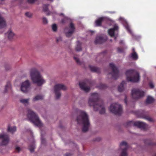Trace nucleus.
<instances>
[{
  "label": "nucleus",
  "instance_id": "b1692460",
  "mask_svg": "<svg viewBox=\"0 0 156 156\" xmlns=\"http://www.w3.org/2000/svg\"><path fill=\"white\" fill-rule=\"evenodd\" d=\"M11 87L10 82H8L5 85V89L4 92H6L9 90H11Z\"/></svg>",
  "mask_w": 156,
  "mask_h": 156
},
{
  "label": "nucleus",
  "instance_id": "de8ad7c7",
  "mask_svg": "<svg viewBox=\"0 0 156 156\" xmlns=\"http://www.w3.org/2000/svg\"><path fill=\"white\" fill-rule=\"evenodd\" d=\"M124 101L126 105H127V99H126V97H125V98L124 100Z\"/></svg>",
  "mask_w": 156,
  "mask_h": 156
},
{
  "label": "nucleus",
  "instance_id": "bb28decb",
  "mask_svg": "<svg viewBox=\"0 0 156 156\" xmlns=\"http://www.w3.org/2000/svg\"><path fill=\"white\" fill-rule=\"evenodd\" d=\"M89 68L91 71L94 72H98L99 71V69L94 66H90Z\"/></svg>",
  "mask_w": 156,
  "mask_h": 156
},
{
  "label": "nucleus",
  "instance_id": "6ab92c4d",
  "mask_svg": "<svg viewBox=\"0 0 156 156\" xmlns=\"http://www.w3.org/2000/svg\"><path fill=\"white\" fill-rule=\"evenodd\" d=\"M105 41V39L102 37L98 36L96 37L94 42L96 44H99Z\"/></svg>",
  "mask_w": 156,
  "mask_h": 156
},
{
  "label": "nucleus",
  "instance_id": "5fc2aeb1",
  "mask_svg": "<svg viewBox=\"0 0 156 156\" xmlns=\"http://www.w3.org/2000/svg\"><path fill=\"white\" fill-rule=\"evenodd\" d=\"M63 15V14L62 13H61L60 14V15Z\"/></svg>",
  "mask_w": 156,
  "mask_h": 156
},
{
  "label": "nucleus",
  "instance_id": "cd10ccee",
  "mask_svg": "<svg viewBox=\"0 0 156 156\" xmlns=\"http://www.w3.org/2000/svg\"><path fill=\"white\" fill-rule=\"evenodd\" d=\"M43 97L40 95H38L36 96L33 99V101H36L38 100H41L43 99Z\"/></svg>",
  "mask_w": 156,
  "mask_h": 156
},
{
  "label": "nucleus",
  "instance_id": "6e6d98bb",
  "mask_svg": "<svg viewBox=\"0 0 156 156\" xmlns=\"http://www.w3.org/2000/svg\"><path fill=\"white\" fill-rule=\"evenodd\" d=\"M57 41H58V40H57Z\"/></svg>",
  "mask_w": 156,
  "mask_h": 156
},
{
  "label": "nucleus",
  "instance_id": "7ed1b4c3",
  "mask_svg": "<svg viewBox=\"0 0 156 156\" xmlns=\"http://www.w3.org/2000/svg\"><path fill=\"white\" fill-rule=\"evenodd\" d=\"M30 72L31 80L34 83L40 86L45 83V80L43 78L40 73L36 69H31Z\"/></svg>",
  "mask_w": 156,
  "mask_h": 156
},
{
  "label": "nucleus",
  "instance_id": "3c124183",
  "mask_svg": "<svg viewBox=\"0 0 156 156\" xmlns=\"http://www.w3.org/2000/svg\"><path fill=\"white\" fill-rule=\"evenodd\" d=\"M132 50L133 51V52H134V51H135V49L134 48H132Z\"/></svg>",
  "mask_w": 156,
  "mask_h": 156
},
{
  "label": "nucleus",
  "instance_id": "4c0bfd02",
  "mask_svg": "<svg viewBox=\"0 0 156 156\" xmlns=\"http://www.w3.org/2000/svg\"><path fill=\"white\" fill-rule=\"evenodd\" d=\"M69 19L68 18V17H65V18L62 20L61 22L62 23H65L66 22V20H68Z\"/></svg>",
  "mask_w": 156,
  "mask_h": 156
},
{
  "label": "nucleus",
  "instance_id": "c03bdc74",
  "mask_svg": "<svg viewBox=\"0 0 156 156\" xmlns=\"http://www.w3.org/2000/svg\"><path fill=\"white\" fill-rule=\"evenodd\" d=\"M146 119L147 120H148L149 121L151 122V121H152V119L151 118L147 117V118H146Z\"/></svg>",
  "mask_w": 156,
  "mask_h": 156
},
{
  "label": "nucleus",
  "instance_id": "a878e982",
  "mask_svg": "<svg viewBox=\"0 0 156 156\" xmlns=\"http://www.w3.org/2000/svg\"><path fill=\"white\" fill-rule=\"evenodd\" d=\"M154 98L150 96H148L146 100V102L147 104L151 103L153 102Z\"/></svg>",
  "mask_w": 156,
  "mask_h": 156
},
{
  "label": "nucleus",
  "instance_id": "f8f14e48",
  "mask_svg": "<svg viewBox=\"0 0 156 156\" xmlns=\"http://www.w3.org/2000/svg\"><path fill=\"white\" fill-rule=\"evenodd\" d=\"M2 140L1 145H6L8 144L9 141V138L8 135L5 133L0 134V140Z\"/></svg>",
  "mask_w": 156,
  "mask_h": 156
},
{
  "label": "nucleus",
  "instance_id": "58836bf2",
  "mask_svg": "<svg viewBox=\"0 0 156 156\" xmlns=\"http://www.w3.org/2000/svg\"><path fill=\"white\" fill-rule=\"evenodd\" d=\"M4 67L5 69L6 70H9L11 68L10 66L9 65H5L4 66Z\"/></svg>",
  "mask_w": 156,
  "mask_h": 156
},
{
  "label": "nucleus",
  "instance_id": "864d4df0",
  "mask_svg": "<svg viewBox=\"0 0 156 156\" xmlns=\"http://www.w3.org/2000/svg\"><path fill=\"white\" fill-rule=\"evenodd\" d=\"M129 123H130L131 124H133V123L132 122H130Z\"/></svg>",
  "mask_w": 156,
  "mask_h": 156
},
{
  "label": "nucleus",
  "instance_id": "49530a36",
  "mask_svg": "<svg viewBox=\"0 0 156 156\" xmlns=\"http://www.w3.org/2000/svg\"><path fill=\"white\" fill-rule=\"evenodd\" d=\"M71 156V154L69 153L66 154L64 155V156Z\"/></svg>",
  "mask_w": 156,
  "mask_h": 156
},
{
  "label": "nucleus",
  "instance_id": "f704fd0d",
  "mask_svg": "<svg viewBox=\"0 0 156 156\" xmlns=\"http://www.w3.org/2000/svg\"><path fill=\"white\" fill-rule=\"evenodd\" d=\"M126 28L128 30V31L133 36V34L132 31L131 30L129 27L128 26L126 27Z\"/></svg>",
  "mask_w": 156,
  "mask_h": 156
},
{
  "label": "nucleus",
  "instance_id": "8fccbe9b",
  "mask_svg": "<svg viewBox=\"0 0 156 156\" xmlns=\"http://www.w3.org/2000/svg\"><path fill=\"white\" fill-rule=\"evenodd\" d=\"M123 41H121L120 42V44H123Z\"/></svg>",
  "mask_w": 156,
  "mask_h": 156
},
{
  "label": "nucleus",
  "instance_id": "a211bd4d",
  "mask_svg": "<svg viewBox=\"0 0 156 156\" xmlns=\"http://www.w3.org/2000/svg\"><path fill=\"white\" fill-rule=\"evenodd\" d=\"M118 27L117 25L115 24L114 27L113 28H111L108 30V31L109 34L111 37H113L114 35V31L115 30H117Z\"/></svg>",
  "mask_w": 156,
  "mask_h": 156
},
{
  "label": "nucleus",
  "instance_id": "20e7f679",
  "mask_svg": "<svg viewBox=\"0 0 156 156\" xmlns=\"http://www.w3.org/2000/svg\"><path fill=\"white\" fill-rule=\"evenodd\" d=\"M127 76V80L128 81L133 82H137L139 81L140 76L137 72L133 69L127 70L126 73Z\"/></svg>",
  "mask_w": 156,
  "mask_h": 156
},
{
  "label": "nucleus",
  "instance_id": "1a4fd4ad",
  "mask_svg": "<svg viewBox=\"0 0 156 156\" xmlns=\"http://www.w3.org/2000/svg\"><path fill=\"white\" fill-rule=\"evenodd\" d=\"M109 66L112 69V72L111 74L112 78L114 79H117L119 76V71L118 68L113 63H110Z\"/></svg>",
  "mask_w": 156,
  "mask_h": 156
},
{
  "label": "nucleus",
  "instance_id": "2eb2a0df",
  "mask_svg": "<svg viewBox=\"0 0 156 156\" xmlns=\"http://www.w3.org/2000/svg\"><path fill=\"white\" fill-rule=\"evenodd\" d=\"M79 85L81 89L86 92H88L90 90V87L87 86L86 84L83 82L80 83Z\"/></svg>",
  "mask_w": 156,
  "mask_h": 156
},
{
  "label": "nucleus",
  "instance_id": "ddd939ff",
  "mask_svg": "<svg viewBox=\"0 0 156 156\" xmlns=\"http://www.w3.org/2000/svg\"><path fill=\"white\" fill-rule=\"evenodd\" d=\"M30 83L27 80L22 83L21 86V90L23 92H27L30 87Z\"/></svg>",
  "mask_w": 156,
  "mask_h": 156
},
{
  "label": "nucleus",
  "instance_id": "4be33fe9",
  "mask_svg": "<svg viewBox=\"0 0 156 156\" xmlns=\"http://www.w3.org/2000/svg\"><path fill=\"white\" fill-rule=\"evenodd\" d=\"M125 84L126 82L125 81H122L120 83L118 88V90L119 92H122L124 90V85Z\"/></svg>",
  "mask_w": 156,
  "mask_h": 156
},
{
  "label": "nucleus",
  "instance_id": "603ef678",
  "mask_svg": "<svg viewBox=\"0 0 156 156\" xmlns=\"http://www.w3.org/2000/svg\"><path fill=\"white\" fill-rule=\"evenodd\" d=\"M46 14L47 15H49L50 14V13H49V12H48V13H46Z\"/></svg>",
  "mask_w": 156,
  "mask_h": 156
},
{
  "label": "nucleus",
  "instance_id": "c9c22d12",
  "mask_svg": "<svg viewBox=\"0 0 156 156\" xmlns=\"http://www.w3.org/2000/svg\"><path fill=\"white\" fill-rule=\"evenodd\" d=\"M25 15L28 17L31 18L32 16V14L30 12H27L25 13Z\"/></svg>",
  "mask_w": 156,
  "mask_h": 156
},
{
  "label": "nucleus",
  "instance_id": "5701e85b",
  "mask_svg": "<svg viewBox=\"0 0 156 156\" xmlns=\"http://www.w3.org/2000/svg\"><path fill=\"white\" fill-rule=\"evenodd\" d=\"M8 131L13 133L16 131V127L15 126H9L8 128Z\"/></svg>",
  "mask_w": 156,
  "mask_h": 156
},
{
  "label": "nucleus",
  "instance_id": "473e14b6",
  "mask_svg": "<svg viewBox=\"0 0 156 156\" xmlns=\"http://www.w3.org/2000/svg\"><path fill=\"white\" fill-rule=\"evenodd\" d=\"M74 58L78 64L79 65L81 64V62L80 61L78 57L74 56Z\"/></svg>",
  "mask_w": 156,
  "mask_h": 156
},
{
  "label": "nucleus",
  "instance_id": "e433bc0d",
  "mask_svg": "<svg viewBox=\"0 0 156 156\" xmlns=\"http://www.w3.org/2000/svg\"><path fill=\"white\" fill-rule=\"evenodd\" d=\"M43 23L44 24H46L48 23V21L47 19L45 17H44L42 19Z\"/></svg>",
  "mask_w": 156,
  "mask_h": 156
},
{
  "label": "nucleus",
  "instance_id": "c85d7f7f",
  "mask_svg": "<svg viewBox=\"0 0 156 156\" xmlns=\"http://www.w3.org/2000/svg\"><path fill=\"white\" fill-rule=\"evenodd\" d=\"M29 99H22L20 101L22 103L25 104V105L28 104Z\"/></svg>",
  "mask_w": 156,
  "mask_h": 156
},
{
  "label": "nucleus",
  "instance_id": "39448f33",
  "mask_svg": "<svg viewBox=\"0 0 156 156\" xmlns=\"http://www.w3.org/2000/svg\"><path fill=\"white\" fill-rule=\"evenodd\" d=\"M27 111V117L31 120L34 125L38 127L42 126L43 124L35 113L30 109H28Z\"/></svg>",
  "mask_w": 156,
  "mask_h": 156
},
{
  "label": "nucleus",
  "instance_id": "f3484780",
  "mask_svg": "<svg viewBox=\"0 0 156 156\" xmlns=\"http://www.w3.org/2000/svg\"><path fill=\"white\" fill-rule=\"evenodd\" d=\"M134 126H137L138 127L142 128H145L146 127V124L144 122L137 121L133 123Z\"/></svg>",
  "mask_w": 156,
  "mask_h": 156
},
{
  "label": "nucleus",
  "instance_id": "4468645a",
  "mask_svg": "<svg viewBox=\"0 0 156 156\" xmlns=\"http://www.w3.org/2000/svg\"><path fill=\"white\" fill-rule=\"evenodd\" d=\"M7 24L5 20L0 14V29L6 27Z\"/></svg>",
  "mask_w": 156,
  "mask_h": 156
},
{
  "label": "nucleus",
  "instance_id": "6e6552de",
  "mask_svg": "<svg viewBox=\"0 0 156 156\" xmlns=\"http://www.w3.org/2000/svg\"><path fill=\"white\" fill-rule=\"evenodd\" d=\"M145 94L144 92L141 90L134 89L132 91V96L135 100H137L142 98Z\"/></svg>",
  "mask_w": 156,
  "mask_h": 156
},
{
  "label": "nucleus",
  "instance_id": "ea45409f",
  "mask_svg": "<svg viewBox=\"0 0 156 156\" xmlns=\"http://www.w3.org/2000/svg\"><path fill=\"white\" fill-rule=\"evenodd\" d=\"M117 51L118 52L121 53L123 52L124 49L122 48H118L117 49Z\"/></svg>",
  "mask_w": 156,
  "mask_h": 156
},
{
  "label": "nucleus",
  "instance_id": "0eeeda50",
  "mask_svg": "<svg viewBox=\"0 0 156 156\" xmlns=\"http://www.w3.org/2000/svg\"><path fill=\"white\" fill-rule=\"evenodd\" d=\"M66 87L63 84H56L54 87V91L55 94L56 98L58 99L61 97V90H65L66 89Z\"/></svg>",
  "mask_w": 156,
  "mask_h": 156
},
{
  "label": "nucleus",
  "instance_id": "dca6fc26",
  "mask_svg": "<svg viewBox=\"0 0 156 156\" xmlns=\"http://www.w3.org/2000/svg\"><path fill=\"white\" fill-rule=\"evenodd\" d=\"M5 36L9 40H11L15 36V34L11 30L9 29L5 34Z\"/></svg>",
  "mask_w": 156,
  "mask_h": 156
},
{
  "label": "nucleus",
  "instance_id": "423d86ee",
  "mask_svg": "<svg viewBox=\"0 0 156 156\" xmlns=\"http://www.w3.org/2000/svg\"><path fill=\"white\" fill-rule=\"evenodd\" d=\"M109 109L111 112L115 115H120L122 112L121 105L117 103L112 104L110 106Z\"/></svg>",
  "mask_w": 156,
  "mask_h": 156
},
{
  "label": "nucleus",
  "instance_id": "a19ab883",
  "mask_svg": "<svg viewBox=\"0 0 156 156\" xmlns=\"http://www.w3.org/2000/svg\"><path fill=\"white\" fill-rule=\"evenodd\" d=\"M16 150L18 152H19L21 150L20 147L18 146H16Z\"/></svg>",
  "mask_w": 156,
  "mask_h": 156
},
{
  "label": "nucleus",
  "instance_id": "f03ea898",
  "mask_svg": "<svg viewBox=\"0 0 156 156\" xmlns=\"http://www.w3.org/2000/svg\"><path fill=\"white\" fill-rule=\"evenodd\" d=\"M78 116L76 120L78 124L83 125L82 131L86 132L88 130L90 124L87 114L84 111L79 110L77 112Z\"/></svg>",
  "mask_w": 156,
  "mask_h": 156
},
{
  "label": "nucleus",
  "instance_id": "2f4dec72",
  "mask_svg": "<svg viewBox=\"0 0 156 156\" xmlns=\"http://www.w3.org/2000/svg\"><path fill=\"white\" fill-rule=\"evenodd\" d=\"M52 30L54 32H56L57 30V27L56 24H54L52 26Z\"/></svg>",
  "mask_w": 156,
  "mask_h": 156
},
{
  "label": "nucleus",
  "instance_id": "4d7b16f0",
  "mask_svg": "<svg viewBox=\"0 0 156 156\" xmlns=\"http://www.w3.org/2000/svg\"><path fill=\"white\" fill-rule=\"evenodd\" d=\"M154 156H156V155H155Z\"/></svg>",
  "mask_w": 156,
  "mask_h": 156
},
{
  "label": "nucleus",
  "instance_id": "7c9ffc66",
  "mask_svg": "<svg viewBox=\"0 0 156 156\" xmlns=\"http://www.w3.org/2000/svg\"><path fill=\"white\" fill-rule=\"evenodd\" d=\"M35 148V146L34 144L30 145L29 146V149L30 151L31 152H33L34 151V149Z\"/></svg>",
  "mask_w": 156,
  "mask_h": 156
},
{
  "label": "nucleus",
  "instance_id": "9d476101",
  "mask_svg": "<svg viewBox=\"0 0 156 156\" xmlns=\"http://www.w3.org/2000/svg\"><path fill=\"white\" fill-rule=\"evenodd\" d=\"M74 24L71 23L69 24V28H66L65 29V31L66 35L67 37L71 36L75 30Z\"/></svg>",
  "mask_w": 156,
  "mask_h": 156
},
{
  "label": "nucleus",
  "instance_id": "c756f323",
  "mask_svg": "<svg viewBox=\"0 0 156 156\" xmlns=\"http://www.w3.org/2000/svg\"><path fill=\"white\" fill-rule=\"evenodd\" d=\"M48 4L44 5H43V10L44 12H46L48 11Z\"/></svg>",
  "mask_w": 156,
  "mask_h": 156
},
{
  "label": "nucleus",
  "instance_id": "72a5a7b5",
  "mask_svg": "<svg viewBox=\"0 0 156 156\" xmlns=\"http://www.w3.org/2000/svg\"><path fill=\"white\" fill-rule=\"evenodd\" d=\"M106 87V86L104 85L101 84L99 86H98L99 89H103L105 88Z\"/></svg>",
  "mask_w": 156,
  "mask_h": 156
},
{
  "label": "nucleus",
  "instance_id": "aec40b11",
  "mask_svg": "<svg viewBox=\"0 0 156 156\" xmlns=\"http://www.w3.org/2000/svg\"><path fill=\"white\" fill-rule=\"evenodd\" d=\"M104 18L101 17L99 18L95 21V25L96 26H99L101 25L102 22L103 21Z\"/></svg>",
  "mask_w": 156,
  "mask_h": 156
},
{
  "label": "nucleus",
  "instance_id": "09e8293b",
  "mask_svg": "<svg viewBox=\"0 0 156 156\" xmlns=\"http://www.w3.org/2000/svg\"><path fill=\"white\" fill-rule=\"evenodd\" d=\"M41 142H42V143H43V142L44 141V140L42 138H41Z\"/></svg>",
  "mask_w": 156,
  "mask_h": 156
},
{
  "label": "nucleus",
  "instance_id": "393cba45",
  "mask_svg": "<svg viewBox=\"0 0 156 156\" xmlns=\"http://www.w3.org/2000/svg\"><path fill=\"white\" fill-rule=\"evenodd\" d=\"M81 44L78 41L77 43V45L76 47V50L77 51H80L81 50Z\"/></svg>",
  "mask_w": 156,
  "mask_h": 156
},
{
  "label": "nucleus",
  "instance_id": "37998d69",
  "mask_svg": "<svg viewBox=\"0 0 156 156\" xmlns=\"http://www.w3.org/2000/svg\"><path fill=\"white\" fill-rule=\"evenodd\" d=\"M36 0H28V2L31 4L33 3Z\"/></svg>",
  "mask_w": 156,
  "mask_h": 156
},
{
  "label": "nucleus",
  "instance_id": "9b49d317",
  "mask_svg": "<svg viewBox=\"0 0 156 156\" xmlns=\"http://www.w3.org/2000/svg\"><path fill=\"white\" fill-rule=\"evenodd\" d=\"M119 147L122 150L121 156H127L126 150L128 148L127 143L125 141H122L120 144Z\"/></svg>",
  "mask_w": 156,
  "mask_h": 156
},
{
  "label": "nucleus",
  "instance_id": "a18cd8bd",
  "mask_svg": "<svg viewBox=\"0 0 156 156\" xmlns=\"http://www.w3.org/2000/svg\"><path fill=\"white\" fill-rule=\"evenodd\" d=\"M119 21H123L124 20V19L123 18H122V17H120L119 19Z\"/></svg>",
  "mask_w": 156,
  "mask_h": 156
},
{
  "label": "nucleus",
  "instance_id": "f257e3e1",
  "mask_svg": "<svg viewBox=\"0 0 156 156\" xmlns=\"http://www.w3.org/2000/svg\"><path fill=\"white\" fill-rule=\"evenodd\" d=\"M98 94L96 93L92 94L88 101L90 106H92L95 111H99L101 114L105 113V110L103 101L99 99Z\"/></svg>",
  "mask_w": 156,
  "mask_h": 156
},
{
  "label": "nucleus",
  "instance_id": "79ce46f5",
  "mask_svg": "<svg viewBox=\"0 0 156 156\" xmlns=\"http://www.w3.org/2000/svg\"><path fill=\"white\" fill-rule=\"evenodd\" d=\"M149 85L151 88H153L154 87V85L152 82H150L149 83Z\"/></svg>",
  "mask_w": 156,
  "mask_h": 156
},
{
  "label": "nucleus",
  "instance_id": "412c9836",
  "mask_svg": "<svg viewBox=\"0 0 156 156\" xmlns=\"http://www.w3.org/2000/svg\"><path fill=\"white\" fill-rule=\"evenodd\" d=\"M129 57L135 60H137L138 58V55L135 51L129 55Z\"/></svg>",
  "mask_w": 156,
  "mask_h": 156
}]
</instances>
